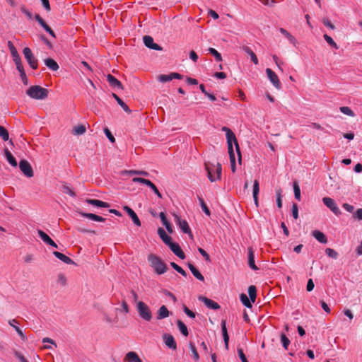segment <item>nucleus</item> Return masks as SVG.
<instances>
[{
    "mask_svg": "<svg viewBox=\"0 0 362 362\" xmlns=\"http://www.w3.org/2000/svg\"><path fill=\"white\" fill-rule=\"evenodd\" d=\"M222 131L226 132V139H227V144H228V151L229 154L230 158V168L233 173L235 172L236 170V165H235V156L234 149L233 147V143H234L235 146V150L238 154V161L239 163L241 164V153L240 150V146L238 143V140L236 139V136L235 134L227 127H222Z\"/></svg>",
    "mask_w": 362,
    "mask_h": 362,
    "instance_id": "nucleus-1",
    "label": "nucleus"
},
{
    "mask_svg": "<svg viewBox=\"0 0 362 362\" xmlns=\"http://www.w3.org/2000/svg\"><path fill=\"white\" fill-rule=\"evenodd\" d=\"M204 168L207 173V177L211 182L221 179L222 168L219 163L206 162L204 163Z\"/></svg>",
    "mask_w": 362,
    "mask_h": 362,
    "instance_id": "nucleus-2",
    "label": "nucleus"
},
{
    "mask_svg": "<svg viewBox=\"0 0 362 362\" xmlns=\"http://www.w3.org/2000/svg\"><path fill=\"white\" fill-rule=\"evenodd\" d=\"M148 261L150 266L157 274H163L167 272L166 264L157 255L151 254L148 256Z\"/></svg>",
    "mask_w": 362,
    "mask_h": 362,
    "instance_id": "nucleus-3",
    "label": "nucleus"
},
{
    "mask_svg": "<svg viewBox=\"0 0 362 362\" xmlns=\"http://www.w3.org/2000/svg\"><path fill=\"white\" fill-rule=\"evenodd\" d=\"M28 96L37 100H42L47 97V89L39 86H30L26 91Z\"/></svg>",
    "mask_w": 362,
    "mask_h": 362,
    "instance_id": "nucleus-4",
    "label": "nucleus"
},
{
    "mask_svg": "<svg viewBox=\"0 0 362 362\" xmlns=\"http://www.w3.org/2000/svg\"><path fill=\"white\" fill-rule=\"evenodd\" d=\"M136 310L141 318L148 322L151 320L152 312L146 303L143 301H137Z\"/></svg>",
    "mask_w": 362,
    "mask_h": 362,
    "instance_id": "nucleus-5",
    "label": "nucleus"
},
{
    "mask_svg": "<svg viewBox=\"0 0 362 362\" xmlns=\"http://www.w3.org/2000/svg\"><path fill=\"white\" fill-rule=\"evenodd\" d=\"M23 52L30 66L33 69H37L38 66L37 60L34 57L31 49L29 47H25Z\"/></svg>",
    "mask_w": 362,
    "mask_h": 362,
    "instance_id": "nucleus-6",
    "label": "nucleus"
},
{
    "mask_svg": "<svg viewBox=\"0 0 362 362\" xmlns=\"http://www.w3.org/2000/svg\"><path fill=\"white\" fill-rule=\"evenodd\" d=\"M173 216L174 217V221L179 226L181 230L183 233H187L190 235V236H192L188 223L185 220H182L177 214H173Z\"/></svg>",
    "mask_w": 362,
    "mask_h": 362,
    "instance_id": "nucleus-7",
    "label": "nucleus"
},
{
    "mask_svg": "<svg viewBox=\"0 0 362 362\" xmlns=\"http://www.w3.org/2000/svg\"><path fill=\"white\" fill-rule=\"evenodd\" d=\"M322 202L324 204L327 208H329L335 215L339 216L341 214V211L333 199L330 197H324L322 199Z\"/></svg>",
    "mask_w": 362,
    "mask_h": 362,
    "instance_id": "nucleus-8",
    "label": "nucleus"
},
{
    "mask_svg": "<svg viewBox=\"0 0 362 362\" xmlns=\"http://www.w3.org/2000/svg\"><path fill=\"white\" fill-rule=\"evenodd\" d=\"M19 168L22 173L28 177L33 176V171L30 164L26 160H21L19 163Z\"/></svg>",
    "mask_w": 362,
    "mask_h": 362,
    "instance_id": "nucleus-9",
    "label": "nucleus"
},
{
    "mask_svg": "<svg viewBox=\"0 0 362 362\" xmlns=\"http://www.w3.org/2000/svg\"><path fill=\"white\" fill-rule=\"evenodd\" d=\"M266 73L267 74V76L271 81V83L273 84V86L277 88L281 89V83L279 79L278 76L276 74L274 71H273L271 69L267 68L266 69Z\"/></svg>",
    "mask_w": 362,
    "mask_h": 362,
    "instance_id": "nucleus-10",
    "label": "nucleus"
},
{
    "mask_svg": "<svg viewBox=\"0 0 362 362\" xmlns=\"http://www.w3.org/2000/svg\"><path fill=\"white\" fill-rule=\"evenodd\" d=\"M183 76L178 73H170V74H160L158 76L159 81L165 83L173 79H182Z\"/></svg>",
    "mask_w": 362,
    "mask_h": 362,
    "instance_id": "nucleus-11",
    "label": "nucleus"
},
{
    "mask_svg": "<svg viewBox=\"0 0 362 362\" xmlns=\"http://www.w3.org/2000/svg\"><path fill=\"white\" fill-rule=\"evenodd\" d=\"M163 339L165 344L173 350H176L177 344L173 335L170 334L165 333L163 335Z\"/></svg>",
    "mask_w": 362,
    "mask_h": 362,
    "instance_id": "nucleus-12",
    "label": "nucleus"
},
{
    "mask_svg": "<svg viewBox=\"0 0 362 362\" xmlns=\"http://www.w3.org/2000/svg\"><path fill=\"white\" fill-rule=\"evenodd\" d=\"M143 40H144V45L147 47L154 49V50H162V47L159 45L154 43L153 39L152 37H151L149 35H145L144 37Z\"/></svg>",
    "mask_w": 362,
    "mask_h": 362,
    "instance_id": "nucleus-13",
    "label": "nucleus"
},
{
    "mask_svg": "<svg viewBox=\"0 0 362 362\" xmlns=\"http://www.w3.org/2000/svg\"><path fill=\"white\" fill-rule=\"evenodd\" d=\"M37 233L42 240L47 245L57 248V245L52 240V238L42 230H38Z\"/></svg>",
    "mask_w": 362,
    "mask_h": 362,
    "instance_id": "nucleus-14",
    "label": "nucleus"
},
{
    "mask_svg": "<svg viewBox=\"0 0 362 362\" xmlns=\"http://www.w3.org/2000/svg\"><path fill=\"white\" fill-rule=\"evenodd\" d=\"M168 245L173 251V252L179 258L182 259H184L185 258V255L178 244L171 242Z\"/></svg>",
    "mask_w": 362,
    "mask_h": 362,
    "instance_id": "nucleus-15",
    "label": "nucleus"
},
{
    "mask_svg": "<svg viewBox=\"0 0 362 362\" xmlns=\"http://www.w3.org/2000/svg\"><path fill=\"white\" fill-rule=\"evenodd\" d=\"M123 209L127 213V214L131 217L134 223L137 226H141V223L136 215V214L134 211L132 209L129 207L128 206H124Z\"/></svg>",
    "mask_w": 362,
    "mask_h": 362,
    "instance_id": "nucleus-16",
    "label": "nucleus"
},
{
    "mask_svg": "<svg viewBox=\"0 0 362 362\" xmlns=\"http://www.w3.org/2000/svg\"><path fill=\"white\" fill-rule=\"evenodd\" d=\"M199 300H202L205 304V305L209 308L213 310H218L220 308V305L216 302L209 298H207L206 297L200 296Z\"/></svg>",
    "mask_w": 362,
    "mask_h": 362,
    "instance_id": "nucleus-17",
    "label": "nucleus"
},
{
    "mask_svg": "<svg viewBox=\"0 0 362 362\" xmlns=\"http://www.w3.org/2000/svg\"><path fill=\"white\" fill-rule=\"evenodd\" d=\"M35 20L39 23V24L52 37H55L54 31L51 29V28L45 23V21L42 19V18L36 14L35 16Z\"/></svg>",
    "mask_w": 362,
    "mask_h": 362,
    "instance_id": "nucleus-18",
    "label": "nucleus"
},
{
    "mask_svg": "<svg viewBox=\"0 0 362 362\" xmlns=\"http://www.w3.org/2000/svg\"><path fill=\"white\" fill-rule=\"evenodd\" d=\"M124 362H142V360L136 352L129 351L125 355Z\"/></svg>",
    "mask_w": 362,
    "mask_h": 362,
    "instance_id": "nucleus-19",
    "label": "nucleus"
},
{
    "mask_svg": "<svg viewBox=\"0 0 362 362\" xmlns=\"http://www.w3.org/2000/svg\"><path fill=\"white\" fill-rule=\"evenodd\" d=\"M248 255V265L253 270H257L258 268L255 263V253L252 247H249L247 250Z\"/></svg>",
    "mask_w": 362,
    "mask_h": 362,
    "instance_id": "nucleus-20",
    "label": "nucleus"
},
{
    "mask_svg": "<svg viewBox=\"0 0 362 362\" xmlns=\"http://www.w3.org/2000/svg\"><path fill=\"white\" fill-rule=\"evenodd\" d=\"M8 324L15 329V330L18 334L19 337L23 341H25L27 339V337L23 332L22 329L16 325V324H18V321L16 320H10L8 321Z\"/></svg>",
    "mask_w": 362,
    "mask_h": 362,
    "instance_id": "nucleus-21",
    "label": "nucleus"
},
{
    "mask_svg": "<svg viewBox=\"0 0 362 362\" xmlns=\"http://www.w3.org/2000/svg\"><path fill=\"white\" fill-rule=\"evenodd\" d=\"M170 313L165 305H162L157 311V320H163L169 317Z\"/></svg>",
    "mask_w": 362,
    "mask_h": 362,
    "instance_id": "nucleus-22",
    "label": "nucleus"
},
{
    "mask_svg": "<svg viewBox=\"0 0 362 362\" xmlns=\"http://www.w3.org/2000/svg\"><path fill=\"white\" fill-rule=\"evenodd\" d=\"M88 204L93 205L96 207L108 208L110 204L107 202H103L98 199H88L86 201Z\"/></svg>",
    "mask_w": 362,
    "mask_h": 362,
    "instance_id": "nucleus-23",
    "label": "nucleus"
},
{
    "mask_svg": "<svg viewBox=\"0 0 362 362\" xmlns=\"http://www.w3.org/2000/svg\"><path fill=\"white\" fill-rule=\"evenodd\" d=\"M80 214L83 216V217H85V218H89L90 220H93V221H98V222H104L105 221V218L100 216H98V215H96V214H91V213H85V212H80Z\"/></svg>",
    "mask_w": 362,
    "mask_h": 362,
    "instance_id": "nucleus-24",
    "label": "nucleus"
},
{
    "mask_svg": "<svg viewBox=\"0 0 362 362\" xmlns=\"http://www.w3.org/2000/svg\"><path fill=\"white\" fill-rule=\"evenodd\" d=\"M242 49L245 53H247L250 56L251 61L255 64H258V63H259L258 59H257L256 54H255V52L250 49V47L243 46L242 47Z\"/></svg>",
    "mask_w": 362,
    "mask_h": 362,
    "instance_id": "nucleus-25",
    "label": "nucleus"
},
{
    "mask_svg": "<svg viewBox=\"0 0 362 362\" xmlns=\"http://www.w3.org/2000/svg\"><path fill=\"white\" fill-rule=\"evenodd\" d=\"M312 234L313 236L320 243H326L327 242V238L322 232L315 230L313 231Z\"/></svg>",
    "mask_w": 362,
    "mask_h": 362,
    "instance_id": "nucleus-26",
    "label": "nucleus"
},
{
    "mask_svg": "<svg viewBox=\"0 0 362 362\" xmlns=\"http://www.w3.org/2000/svg\"><path fill=\"white\" fill-rule=\"evenodd\" d=\"M53 255L57 258L59 259L61 261H62L63 262H64L66 264H74V261L71 258H69V257L66 256L65 255H64L59 252L54 251V252H53Z\"/></svg>",
    "mask_w": 362,
    "mask_h": 362,
    "instance_id": "nucleus-27",
    "label": "nucleus"
},
{
    "mask_svg": "<svg viewBox=\"0 0 362 362\" xmlns=\"http://www.w3.org/2000/svg\"><path fill=\"white\" fill-rule=\"evenodd\" d=\"M45 64L52 71H57L59 69L58 64L52 58H47L44 60Z\"/></svg>",
    "mask_w": 362,
    "mask_h": 362,
    "instance_id": "nucleus-28",
    "label": "nucleus"
},
{
    "mask_svg": "<svg viewBox=\"0 0 362 362\" xmlns=\"http://www.w3.org/2000/svg\"><path fill=\"white\" fill-rule=\"evenodd\" d=\"M279 32L288 39V40L294 46L297 45V40L286 29L281 28Z\"/></svg>",
    "mask_w": 362,
    "mask_h": 362,
    "instance_id": "nucleus-29",
    "label": "nucleus"
},
{
    "mask_svg": "<svg viewBox=\"0 0 362 362\" xmlns=\"http://www.w3.org/2000/svg\"><path fill=\"white\" fill-rule=\"evenodd\" d=\"M221 330H222V334L223 337V340H224L226 347V349H228L229 337H228L227 329H226V320H222V322H221Z\"/></svg>",
    "mask_w": 362,
    "mask_h": 362,
    "instance_id": "nucleus-30",
    "label": "nucleus"
},
{
    "mask_svg": "<svg viewBox=\"0 0 362 362\" xmlns=\"http://www.w3.org/2000/svg\"><path fill=\"white\" fill-rule=\"evenodd\" d=\"M107 80L110 85L114 88H121L122 83L115 76L111 74L107 76Z\"/></svg>",
    "mask_w": 362,
    "mask_h": 362,
    "instance_id": "nucleus-31",
    "label": "nucleus"
},
{
    "mask_svg": "<svg viewBox=\"0 0 362 362\" xmlns=\"http://www.w3.org/2000/svg\"><path fill=\"white\" fill-rule=\"evenodd\" d=\"M160 218L161 219V221L163 223V224L165 226V227L166 228V230L170 233H172L173 232V226L172 225L169 223V221L167 220L166 218V216L165 215V214L163 212H160Z\"/></svg>",
    "mask_w": 362,
    "mask_h": 362,
    "instance_id": "nucleus-32",
    "label": "nucleus"
},
{
    "mask_svg": "<svg viewBox=\"0 0 362 362\" xmlns=\"http://www.w3.org/2000/svg\"><path fill=\"white\" fill-rule=\"evenodd\" d=\"M158 233L160 238L166 245H168L172 242L171 238L166 234L165 231L163 228H159L158 230Z\"/></svg>",
    "mask_w": 362,
    "mask_h": 362,
    "instance_id": "nucleus-33",
    "label": "nucleus"
},
{
    "mask_svg": "<svg viewBox=\"0 0 362 362\" xmlns=\"http://www.w3.org/2000/svg\"><path fill=\"white\" fill-rule=\"evenodd\" d=\"M259 192V185L257 180L254 181L253 184V198L256 206H258V194Z\"/></svg>",
    "mask_w": 362,
    "mask_h": 362,
    "instance_id": "nucleus-34",
    "label": "nucleus"
},
{
    "mask_svg": "<svg viewBox=\"0 0 362 362\" xmlns=\"http://www.w3.org/2000/svg\"><path fill=\"white\" fill-rule=\"evenodd\" d=\"M15 64L16 66L17 70L20 73V76H21L23 83H27V78H26V74H25V72L24 71V68H23L22 62L21 61V62H18V63H16Z\"/></svg>",
    "mask_w": 362,
    "mask_h": 362,
    "instance_id": "nucleus-35",
    "label": "nucleus"
},
{
    "mask_svg": "<svg viewBox=\"0 0 362 362\" xmlns=\"http://www.w3.org/2000/svg\"><path fill=\"white\" fill-rule=\"evenodd\" d=\"M188 267H189V269H190V271L192 272V273L193 274V275L197 279H199L202 281H204V276L198 271V269L194 265H192V264H189Z\"/></svg>",
    "mask_w": 362,
    "mask_h": 362,
    "instance_id": "nucleus-36",
    "label": "nucleus"
},
{
    "mask_svg": "<svg viewBox=\"0 0 362 362\" xmlns=\"http://www.w3.org/2000/svg\"><path fill=\"white\" fill-rule=\"evenodd\" d=\"M5 156L8 160V162L13 167H16L18 165L17 161L16 158L13 157L12 153L8 150H5Z\"/></svg>",
    "mask_w": 362,
    "mask_h": 362,
    "instance_id": "nucleus-37",
    "label": "nucleus"
},
{
    "mask_svg": "<svg viewBox=\"0 0 362 362\" xmlns=\"http://www.w3.org/2000/svg\"><path fill=\"white\" fill-rule=\"evenodd\" d=\"M113 97L117 100V103L122 107V108L127 113L131 112L129 107L124 103V101L116 94H112Z\"/></svg>",
    "mask_w": 362,
    "mask_h": 362,
    "instance_id": "nucleus-38",
    "label": "nucleus"
},
{
    "mask_svg": "<svg viewBox=\"0 0 362 362\" xmlns=\"http://www.w3.org/2000/svg\"><path fill=\"white\" fill-rule=\"evenodd\" d=\"M86 128L85 125L79 124L75 126L73 129V134L74 135H81L86 132Z\"/></svg>",
    "mask_w": 362,
    "mask_h": 362,
    "instance_id": "nucleus-39",
    "label": "nucleus"
},
{
    "mask_svg": "<svg viewBox=\"0 0 362 362\" xmlns=\"http://www.w3.org/2000/svg\"><path fill=\"white\" fill-rule=\"evenodd\" d=\"M248 294L250 298V300L252 303L255 302L256 300V295H257V289L256 287L253 285L250 286L248 288Z\"/></svg>",
    "mask_w": 362,
    "mask_h": 362,
    "instance_id": "nucleus-40",
    "label": "nucleus"
},
{
    "mask_svg": "<svg viewBox=\"0 0 362 362\" xmlns=\"http://www.w3.org/2000/svg\"><path fill=\"white\" fill-rule=\"evenodd\" d=\"M240 300L242 303L246 306L247 308H251L252 307V301L250 300V298L249 299L247 295L245 293H242L240 295Z\"/></svg>",
    "mask_w": 362,
    "mask_h": 362,
    "instance_id": "nucleus-41",
    "label": "nucleus"
},
{
    "mask_svg": "<svg viewBox=\"0 0 362 362\" xmlns=\"http://www.w3.org/2000/svg\"><path fill=\"white\" fill-rule=\"evenodd\" d=\"M208 52L214 57L216 62L222 61V57L221 54L216 49L209 47L208 49Z\"/></svg>",
    "mask_w": 362,
    "mask_h": 362,
    "instance_id": "nucleus-42",
    "label": "nucleus"
},
{
    "mask_svg": "<svg viewBox=\"0 0 362 362\" xmlns=\"http://www.w3.org/2000/svg\"><path fill=\"white\" fill-rule=\"evenodd\" d=\"M177 326L180 332L185 337L188 335V329L187 326L181 320H177Z\"/></svg>",
    "mask_w": 362,
    "mask_h": 362,
    "instance_id": "nucleus-43",
    "label": "nucleus"
},
{
    "mask_svg": "<svg viewBox=\"0 0 362 362\" xmlns=\"http://www.w3.org/2000/svg\"><path fill=\"white\" fill-rule=\"evenodd\" d=\"M0 137L4 141H7L9 139V134L7 129L3 127L0 126Z\"/></svg>",
    "mask_w": 362,
    "mask_h": 362,
    "instance_id": "nucleus-44",
    "label": "nucleus"
},
{
    "mask_svg": "<svg viewBox=\"0 0 362 362\" xmlns=\"http://www.w3.org/2000/svg\"><path fill=\"white\" fill-rule=\"evenodd\" d=\"M339 110H340L341 112H342L344 115H346L350 116V117H354L355 116V113L349 107L343 106V107H341L339 108Z\"/></svg>",
    "mask_w": 362,
    "mask_h": 362,
    "instance_id": "nucleus-45",
    "label": "nucleus"
},
{
    "mask_svg": "<svg viewBox=\"0 0 362 362\" xmlns=\"http://www.w3.org/2000/svg\"><path fill=\"white\" fill-rule=\"evenodd\" d=\"M293 191L295 198L300 201V189L297 182H294L293 183Z\"/></svg>",
    "mask_w": 362,
    "mask_h": 362,
    "instance_id": "nucleus-46",
    "label": "nucleus"
},
{
    "mask_svg": "<svg viewBox=\"0 0 362 362\" xmlns=\"http://www.w3.org/2000/svg\"><path fill=\"white\" fill-rule=\"evenodd\" d=\"M324 39L325 40V41L332 47L335 48V49H338L339 47L338 45H337V43L334 41V40L330 37L327 34H325L324 35Z\"/></svg>",
    "mask_w": 362,
    "mask_h": 362,
    "instance_id": "nucleus-47",
    "label": "nucleus"
},
{
    "mask_svg": "<svg viewBox=\"0 0 362 362\" xmlns=\"http://www.w3.org/2000/svg\"><path fill=\"white\" fill-rule=\"evenodd\" d=\"M170 265L172 266V267L176 270L178 273H180V274H182V276H187V273L181 267H180L179 265H177V264H175V262H171L170 263Z\"/></svg>",
    "mask_w": 362,
    "mask_h": 362,
    "instance_id": "nucleus-48",
    "label": "nucleus"
},
{
    "mask_svg": "<svg viewBox=\"0 0 362 362\" xmlns=\"http://www.w3.org/2000/svg\"><path fill=\"white\" fill-rule=\"evenodd\" d=\"M189 347H190V349L192 351V357L194 358V361H198L199 358V354L196 349V347L195 346L192 344V343H190L189 344Z\"/></svg>",
    "mask_w": 362,
    "mask_h": 362,
    "instance_id": "nucleus-49",
    "label": "nucleus"
},
{
    "mask_svg": "<svg viewBox=\"0 0 362 362\" xmlns=\"http://www.w3.org/2000/svg\"><path fill=\"white\" fill-rule=\"evenodd\" d=\"M62 191L65 194H67L69 195H70L71 197H76V194L75 192L73 191V189L68 185H64L63 186V189H62Z\"/></svg>",
    "mask_w": 362,
    "mask_h": 362,
    "instance_id": "nucleus-50",
    "label": "nucleus"
},
{
    "mask_svg": "<svg viewBox=\"0 0 362 362\" xmlns=\"http://www.w3.org/2000/svg\"><path fill=\"white\" fill-rule=\"evenodd\" d=\"M281 341L282 342L283 346L285 349H288V345L290 344V340L288 339V337L284 334H281Z\"/></svg>",
    "mask_w": 362,
    "mask_h": 362,
    "instance_id": "nucleus-51",
    "label": "nucleus"
},
{
    "mask_svg": "<svg viewBox=\"0 0 362 362\" xmlns=\"http://www.w3.org/2000/svg\"><path fill=\"white\" fill-rule=\"evenodd\" d=\"M57 284L59 285L64 286L66 284V278L63 274H59L57 276Z\"/></svg>",
    "mask_w": 362,
    "mask_h": 362,
    "instance_id": "nucleus-52",
    "label": "nucleus"
},
{
    "mask_svg": "<svg viewBox=\"0 0 362 362\" xmlns=\"http://www.w3.org/2000/svg\"><path fill=\"white\" fill-rule=\"evenodd\" d=\"M325 253L332 258L337 259L338 257V253L332 248H327L325 250Z\"/></svg>",
    "mask_w": 362,
    "mask_h": 362,
    "instance_id": "nucleus-53",
    "label": "nucleus"
},
{
    "mask_svg": "<svg viewBox=\"0 0 362 362\" xmlns=\"http://www.w3.org/2000/svg\"><path fill=\"white\" fill-rule=\"evenodd\" d=\"M8 49L10 50L11 57L17 55V54H19L18 51H17V49H16V48L15 47V46L12 43V42H11V41L8 42Z\"/></svg>",
    "mask_w": 362,
    "mask_h": 362,
    "instance_id": "nucleus-54",
    "label": "nucleus"
},
{
    "mask_svg": "<svg viewBox=\"0 0 362 362\" xmlns=\"http://www.w3.org/2000/svg\"><path fill=\"white\" fill-rule=\"evenodd\" d=\"M104 132L106 136L112 143H114L115 141V137L113 136V135L112 134L111 132L109 130L108 128H105Z\"/></svg>",
    "mask_w": 362,
    "mask_h": 362,
    "instance_id": "nucleus-55",
    "label": "nucleus"
},
{
    "mask_svg": "<svg viewBox=\"0 0 362 362\" xmlns=\"http://www.w3.org/2000/svg\"><path fill=\"white\" fill-rule=\"evenodd\" d=\"M292 216L295 219L298 218V208L296 204H293L292 206Z\"/></svg>",
    "mask_w": 362,
    "mask_h": 362,
    "instance_id": "nucleus-56",
    "label": "nucleus"
},
{
    "mask_svg": "<svg viewBox=\"0 0 362 362\" xmlns=\"http://www.w3.org/2000/svg\"><path fill=\"white\" fill-rule=\"evenodd\" d=\"M281 189H279L276 191V204L277 206L280 209L282 206V201H281Z\"/></svg>",
    "mask_w": 362,
    "mask_h": 362,
    "instance_id": "nucleus-57",
    "label": "nucleus"
},
{
    "mask_svg": "<svg viewBox=\"0 0 362 362\" xmlns=\"http://www.w3.org/2000/svg\"><path fill=\"white\" fill-rule=\"evenodd\" d=\"M199 252L204 257L207 262H211V259L208 253L202 248H198Z\"/></svg>",
    "mask_w": 362,
    "mask_h": 362,
    "instance_id": "nucleus-58",
    "label": "nucleus"
},
{
    "mask_svg": "<svg viewBox=\"0 0 362 362\" xmlns=\"http://www.w3.org/2000/svg\"><path fill=\"white\" fill-rule=\"evenodd\" d=\"M238 354L242 362H248L242 349H238Z\"/></svg>",
    "mask_w": 362,
    "mask_h": 362,
    "instance_id": "nucleus-59",
    "label": "nucleus"
},
{
    "mask_svg": "<svg viewBox=\"0 0 362 362\" xmlns=\"http://www.w3.org/2000/svg\"><path fill=\"white\" fill-rule=\"evenodd\" d=\"M322 23L325 26L329 28L332 30L335 28L334 25L331 23V21L327 18H324Z\"/></svg>",
    "mask_w": 362,
    "mask_h": 362,
    "instance_id": "nucleus-60",
    "label": "nucleus"
},
{
    "mask_svg": "<svg viewBox=\"0 0 362 362\" xmlns=\"http://www.w3.org/2000/svg\"><path fill=\"white\" fill-rule=\"evenodd\" d=\"M163 293H164L165 296H168L169 298H170L173 300V301L174 303H176V302H177V298H176V297H175V296L173 293H171L170 291H168V290H164V291H163Z\"/></svg>",
    "mask_w": 362,
    "mask_h": 362,
    "instance_id": "nucleus-61",
    "label": "nucleus"
},
{
    "mask_svg": "<svg viewBox=\"0 0 362 362\" xmlns=\"http://www.w3.org/2000/svg\"><path fill=\"white\" fill-rule=\"evenodd\" d=\"M15 356L19 360L20 362H28V361L20 352L16 351L15 353Z\"/></svg>",
    "mask_w": 362,
    "mask_h": 362,
    "instance_id": "nucleus-62",
    "label": "nucleus"
},
{
    "mask_svg": "<svg viewBox=\"0 0 362 362\" xmlns=\"http://www.w3.org/2000/svg\"><path fill=\"white\" fill-rule=\"evenodd\" d=\"M21 11L29 18H33V14L25 7L23 6L21 8Z\"/></svg>",
    "mask_w": 362,
    "mask_h": 362,
    "instance_id": "nucleus-63",
    "label": "nucleus"
},
{
    "mask_svg": "<svg viewBox=\"0 0 362 362\" xmlns=\"http://www.w3.org/2000/svg\"><path fill=\"white\" fill-rule=\"evenodd\" d=\"M354 218L362 220V209H358L354 214Z\"/></svg>",
    "mask_w": 362,
    "mask_h": 362,
    "instance_id": "nucleus-64",
    "label": "nucleus"
}]
</instances>
